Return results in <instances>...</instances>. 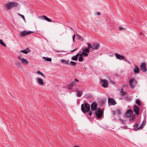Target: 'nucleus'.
<instances>
[{
	"mask_svg": "<svg viewBox=\"0 0 147 147\" xmlns=\"http://www.w3.org/2000/svg\"><path fill=\"white\" fill-rule=\"evenodd\" d=\"M97 14L98 15H100V13H99V12H97Z\"/></svg>",
	"mask_w": 147,
	"mask_h": 147,
	"instance_id": "8fccbe9b",
	"label": "nucleus"
},
{
	"mask_svg": "<svg viewBox=\"0 0 147 147\" xmlns=\"http://www.w3.org/2000/svg\"><path fill=\"white\" fill-rule=\"evenodd\" d=\"M92 112L91 111H90L88 113L89 115L90 116H91L92 115Z\"/></svg>",
	"mask_w": 147,
	"mask_h": 147,
	"instance_id": "58836bf2",
	"label": "nucleus"
},
{
	"mask_svg": "<svg viewBox=\"0 0 147 147\" xmlns=\"http://www.w3.org/2000/svg\"><path fill=\"white\" fill-rule=\"evenodd\" d=\"M133 111L131 110L130 109L128 110L125 113L126 117H130Z\"/></svg>",
	"mask_w": 147,
	"mask_h": 147,
	"instance_id": "9b49d317",
	"label": "nucleus"
},
{
	"mask_svg": "<svg viewBox=\"0 0 147 147\" xmlns=\"http://www.w3.org/2000/svg\"><path fill=\"white\" fill-rule=\"evenodd\" d=\"M136 102L138 106H140L141 102L139 99H137L136 101Z\"/></svg>",
	"mask_w": 147,
	"mask_h": 147,
	"instance_id": "cd10ccee",
	"label": "nucleus"
},
{
	"mask_svg": "<svg viewBox=\"0 0 147 147\" xmlns=\"http://www.w3.org/2000/svg\"><path fill=\"white\" fill-rule=\"evenodd\" d=\"M79 55H80V57H82V56H83V53L82 52V53L81 54H79Z\"/></svg>",
	"mask_w": 147,
	"mask_h": 147,
	"instance_id": "79ce46f5",
	"label": "nucleus"
},
{
	"mask_svg": "<svg viewBox=\"0 0 147 147\" xmlns=\"http://www.w3.org/2000/svg\"><path fill=\"white\" fill-rule=\"evenodd\" d=\"M18 15H19V16H21H21H22V15H21V14H20V13H18Z\"/></svg>",
	"mask_w": 147,
	"mask_h": 147,
	"instance_id": "de8ad7c7",
	"label": "nucleus"
},
{
	"mask_svg": "<svg viewBox=\"0 0 147 147\" xmlns=\"http://www.w3.org/2000/svg\"><path fill=\"white\" fill-rule=\"evenodd\" d=\"M15 64V65L17 66H19L20 65V63L18 62H17Z\"/></svg>",
	"mask_w": 147,
	"mask_h": 147,
	"instance_id": "4c0bfd02",
	"label": "nucleus"
},
{
	"mask_svg": "<svg viewBox=\"0 0 147 147\" xmlns=\"http://www.w3.org/2000/svg\"><path fill=\"white\" fill-rule=\"evenodd\" d=\"M61 61L63 63H64L66 65H69V63H68V62L69 61V60L67 61H65V60L64 59H62L61 60Z\"/></svg>",
	"mask_w": 147,
	"mask_h": 147,
	"instance_id": "5701e85b",
	"label": "nucleus"
},
{
	"mask_svg": "<svg viewBox=\"0 0 147 147\" xmlns=\"http://www.w3.org/2000/svg\"><path fill=\"white\" fill-rule=\"evenodd\" d=\"M75 84V83L74 82H72L71 84H70V86H72L74 85Z\"/></svg>",
	"mask_w": 147,
	"mask_h": 147,
	"instance_id": "e433bc0d",
	"label": "nucleus"
},
{
	"mask_svg": "<svg viewBox=\"0 0 147 147\" xmlns=\"http://www.w3.org/2000/svg\"><path fill=\"white\" fill-rule=\"evenodd\" d=\"M21 57L22 56L20 55L18 56V58L19 60H21V62L22 64L24 65L28 64L29 63L28 61L26 59L21 58Z\"/></svg>",
	"mask_w": 147,
	"mask_h": 147,
	"instance_id": "20e7f679",
	"label": "nucleus"
},
{
	"mask_svg": "<svg viewBox=\"0 0 147 147\" xmlns=\"http://www.w3.org/2000/svg\"><path fill=\"white\" fill-rule=\"evenodd\" d=\"M43 59H45V61H48L51 62V61L52 59L51 58H47L45 57H43Z\"/></svg>",
	"mask_w": 147,
	"mask_h": 147,
	"instance_id": "a878e982",
	"label": "nucleus"
},
{
	"mask_svg": "<svg viewBox=\"0 0 147 147\" xmlns=\"http://www.w3.org/2000/svg\"><path fill=\"white\" fill-rule=\"evenodd\" d=\"M73 147H80V146H74Z\"/></svg>",
	"mask_w": 147,
	"mask_h": 147,
	"instance_id": "09e8293b",
	"label": "nucleus"
},
{
	"mask_svg": "<svg viewBox=\"0 0 147 147\" xmlns=\"http://www.w3.org/2000/svg\"><path fill=\"white\" fill-rule=\"evenodd\" d=\"M36 80L38 83L41 85H43L44 84V82L40 78H38L36 79Z\"/></svg>",
	"mask_w": 147,
	"mask_h": 147,
	"instance_id": "4468645a",
	"label": "nucleus"
},
{
	"mask_svg": "<svg viewBox=\"0 0 147 147\" xmlns=\"http://www.w3.org/2000/svg\"><path fill=\"white\" fill-rule=\"evenodd\" d=\"M33 33V32L31 31H28V32L26 31H23L20 32V34L22 37L26 36L30 34L31 33Z\"/></svg>",
	"mask_w": 147,
	"mask_h": 147,
	"instance_id": "423d86ee",
	"label": "nucleus"
},
{
	"mask_svg": "<svg viewBox=\"0 0 147 147\" xmlns=\"http://www.w3.org/2000/svg\"><path fill=\"white\" fill-rule=\"evenodd\" d=\"M115 56L117 59L120 60H123L124 58V57L123 56L118 54H115Z\"/></svg>",
	"mask_w": 147,
	"mask_h": 147,
	"instance_id": "2eb2a0df",
	"label": "nucleus"
},
{
	"mask_svg": "<svg viewBox=\"0 0 147 147\" xmlns=\"http://www.w3.org/2000/svg\"><path fill=\"white\" fill-rule=\"evenodd\" d=\"M95 113L97 117L98 118H100L102 117L103 112L101 110L98 109L96 111Z\"/></svg>",
	"mask_w": 147,
	"mask_h": 147,
	"instance_id": "6e6552de",
	"label": "nucleus"
},
{
	"mask_svg": "<svg viewBox=\"0 0 147 147\" xmlns=\"http://www.w3.org/2000/svg\"><path fill=\"white\" fill-rule=\"evenodd\" d=\"M76 92L77 93V96L78 97H80L82 94V92L81 90H77Z\"/></svg>",
	"mask_w": 147,
	"mask_h": 147,
	"instance_id": "6ab92c4d",
	"label": "nucleus"
},
{
	"mask_svg": "<svg viewBox=\"0 0 147 147\" xmlns=\"http://www.w3.org/2000/svg\"><path fill=\"white\" fill-rule=\"evenodd\" d=\"M90 110V105L88 103H85L81 105V110L84 113L88 112Z\"/></svg>",
	"mask_w": 147,
	"mask_h": 147,
	"instance_id": "f03ea898",
	"label": "nucleus"
},
{
	"mask_svg": "<svg viewBox=\"0 0 147 147\" xmlns=\"http://www.w3.org/2000/svg\"><path fill=\"white\" fill-rule=\"evenodd\" d=\"M134 71L136 74L138 73L140 71L139 68L137 66H135L134 69Z\"/></svg>",
	"mask_w": 147,
	"mask_h": 147,
	"instance_id": "a211bd4d",
	"label": "nucleus"
},
{
	"mask_svg": "<svg viewBox=\"0 0 147 147\" xmlns=\"http://www.w3.org/2000/svg\"><path fill=\"white\" fill-rule=\"evenodd\" d=\"M121 122L123 124H124L125 123V122L123 120H121Z\"/></svg>",
	"mask_w": 147,
	"mask_h": 147,
	"instance_id": "37998d69",
	"label": "nucleus"
},
{
	"mask_svg": "<svg viewBox=\"0 0 147 147\" xmlns=\"http://www.w3.org/2000/svg\"><path fill=\"white\" fill-rule=\"evenodd\" d=\"M70 63L71 66H75L76 65V63L73 61H70Z\"/></svg>",
	"mask_w": 147,
	"mask_h": 147,
	"instance_id": "c85d7f7f",
	"label": "nucleus"
},
{
	"mask_svg": "<svg viewBox=\"0 0 147 147\" xmlns=\"http://www.w3.org/2000/svg\"><path fill=\"white\" fill-rule=\"evenodd\" d=\"M42 17H43V18L46 20V21H47L48 22H53V21H52V20L51 19H50L49 18H48L47 16H42Z\"/></svg>",
	"mask_w": 147,
	"mask_h": 147,
	"instance_id": "aec40b11",
	"label": "nucleus"
},
{
	"mask_svg": "<svg viewBox=\"0 0 147 147\" xmlns=\"http://www.w3.org/2000/svg\"><path fill=\"white\" fill-rule=\"evenodd\" d=\"M134 112L138 115L139 114V109L136 105H135L133 106Z\"/></svg>",
	"mask_w": 147,
	"mask_h": 147,
	"instance_id": "9d476101",
	"label": "nucleus"
},
{
	"mask_svg": "<svg viewBox=\"0 0 147 147\" xmlns=\"http://www.w3.org/2000/svg\"><path fill=\"white\" fill-rule=\"evenodd\" d=\"M30 52V50L29 48H27L26 49L24 50H21L20 52L23 53L27 54Z\"/></svg>",
	"mask_w": 147,
	"mask_h": 147,
	"instance_id": "dca6fc26",
	"label": "nucleus"
},
{
	"mask_svg": "<svg viewBox=\"0 0 147 147\" xmlns=\"http://www.w3.org/2000/svg\"><path fill=\"white\" fill-rule=\"evenodd\" d=\"M119 30H125V28L123 27H119Z\"/></svg>",
	"mask_w": 147,
	"mask_h": 147,
	"instance_id": "72a5a7b5",
	"label": "nucleus"
},
{
	"mask_svg": "<svg viewBox=\"0 0 147 147\" xmlns=\"http://www.w3.org/2000/svg\"><path fill=\"white\" fill-rule=\"evenodd\" d=\"M75 36H76V35L75 34H74V35H73L72 36V39H73V42H74V39H75Z\"/></svg>",
	"mask_w": 147,
	"mask_h": 147,
	"instance_id": "c9c22d12",
	"label": "nucleus"
},
{
	"mask_svg": "<svg viewBox=\"0 0 147 147\" xmlns=\"http://www.w3.org/2000/svg\"><path fill=\"white\" fill-rule=\"evenodd\" d=\"M89 51L88 49H85L82 51L83 55L85 57H87L88 55V53Z\"/></svg>",
	"mask_w": 147,
	"mask_h": 147,
	"instance_id": "f8f14e48",
	"label": "nucleus"
},
{
	"mask_svg": "<svg viewBox=\"0 0 147 147\" xmlns=\"http://www.w3.org/2000/svg\"><path fill=\"white\" fill-rule=\"evenodd\" d=\"M18 5V3L15 2H8L5 6V8L9 10L12 7H16Z\"/></svg>",
	"mask_w": 147,
	"mask_h": 147,
	"instance_id": "f257e3e1",
	"label": "nucleus"
},
{
	"mask_svg": "<svg viewBox=\"0 0 147 147\" xmlns=\"http://www.w3.org/2000/svg\"><path fill=\"white\" fill-rule=\"evenodd\" d=\"M18 15H19V16H21H21H22V15H21V14H20V13H18Z\"/></svg>",
	"mask_w": 147,
	"mask_h": 147,
	"instance_id": "49530a36",
	"label": "nucleus"
},
{
	"mask_svg": "<svg viewBox=\"0 0 147 147\" xmlns=\"http://www.w3.org/2000/svg\"><path fill=\"white\" fill-rule=\"evenodd\" d=\"M21 17L22 18H23L24 20H25V18L24 17V16H23V15H22L21 16Z\"/></svg>",
	"mask_w": 147,
	"mask_h": 147,
	"instance_id": "ea45409f",
	"label": "nucleus"
},
{
	"mask_svg": "<svg viewBox=\"0 0 147 147\" xmlns=\"http://www.w3.org/2000/svg\"><path fill=\"white\" fill-rule=\"evenodd\" d=\"M83 60V58L82 57H80L79 58V61L81 62Z\"/></svg>",
	"mask_w": 147,
	"mask_h": 147,
	"instance_id": "473e14b6",
	"label": "nucleus"
},
{
	"mask_svg": "<svg viewBox=\"0 0 147 147\" xmlns=\"http://www.w3.org/2000/svg\"><path fill=\"white\" fill-rule=\"evenodd\" d=\"M108 103L109 105H115L116 104V103L115 100L113 98H108Z\"/></svg>",
	"mask_w": 147,
	"mask_h": 147,
	"instance_id": "1a4fd4ad",
	"label": "nucleus"
},
{
	"mask_svg": "<svg viewBox=\"0 0 147 147\" xmlns=\"http://www.w3.org/2000/svg\"><path fill=\"white\" fill-rule=\"evenodd\" d=\"M36 73L38 74H39V75H41L42 77H44V78H46V77L44 75V74L42 73L39 70L38 71L36 72Z\"/></svg>",
	"mask_w": 147,
	"mask_h": 147,
	"instance_id": "b1692460",
	"label": "nucleus"
},
{
	"mask_svg": "<svg viewBox=\"0 0 147 147\" xmlns=\"http://www.w3.org/2000/svg\"><path fill=\"white\" fill-rule=\"evenodd\" d=\"M146 64L145 63H141L140 65L141 69L144 72H146L147 71V69L146 67Z\"/></svg>",
	"mask_w": 147,
	"mask_h": 147,
	"instance_id": "0eeeda50",
	"label": "nucleus"
},
{
	"mask_svg": "<svg viewBox=\"0 0 147 147\" xmlns=\"http://www.w3.org/2000/svg\"><path fill=\"white\" fill-rule=\"evenodd\" d=\"M87 45H88V48L87 49H88L89 51L90 49L92 47V45L90 43H88Z\"/></svg>",
	"mask_w": 147,
	"mask_h": 147,
	"instance_id": "c756f323",
	"label": "nucleus"
},
{
	"mask_svg": "<svg viewBox=\"0 0 147 147\" xmlns=\"http://www.w3.org/2000/svg\"><path fill=\"white\" fill-rule=\"evenodd\" d=\"M0 44L3 46L6 47V46L5 44L3 42L2 40H0Z\"/></svg>",
	"mask_w": 147,
	"mask_h": 147,
	"instance_id": "7c9ffc66",
	"label": "nucleus"
},
{
	"mask_svg": "<svg viewBox=\"0 0 147 147\" xmlns=\"http://www.w3.org/2000/svg\"><path fill=\"white\" fill-rule=\"evenodd\" d=\"M134 129L136 130L140 129L139 127L138 124L137 123H136L134 126Z\"/></svg>",
	"mask_w": 147,
	"mask_h": 147,
	"instance_id": "393cba45",
	"label": "nucleus"
},
{
	"mask_svg": "<svg viewBox=\"0 0 147 147\" xmlns=\"http://www.w3.org/2000/svg\"><path fill=\"white\" fill-rule=\"evenodd\" d=\"M99 47V43H94L93 45V49H98Z\"/></svg>",
	"mask_w": 147,
	"mask_h": 147,
	"instance_id": "f3484780",
	"label": "nucleus"
},
{
	"mask_svg": "<svg viewBox=\"0 0 147 147\" xmlns=\"http://www.w3.org/2000/svg\"><path fill=\"white\" fill-rule=\"evenodd\" d=\"M120 94L122 96H124L125 94H127V93L126 92L123 91V88H121V90L120 91Z\"/></svg>",
	"mask_w": 147,
	"mask_h": 147,
	"instance_id": "4be33fe9",
	"label": "nucleus"
},
{
	"mask_svg": "<svg viewBox=\"0 0 147 147\" xmlns=\"http://www.w3.org/2000/svg\"><path fill=\"white\" fill-rule=\"evenodd\" d=\"M76 49H75L74 50H73L72 51H71V52H73L74 51H75L76 50Z\"/></svg>",
	"mask_w": 147,
	"mask_h": 147,
	"instance_id": "a18cd8bd",
	"label": "nucleus"
},
{
	"mask_svg": "<svg viewBox=\"0 0 147 147\" xmlns=\"http://www.w3.org/2000/svg\"><path fill=\"white\" fill-rule=\"evenodd\" d=\"M100 81L101 82L103 83L102 86L104 88H107L108 87V82L107 80L105 79H101Z\"/></svg>",
	"mask_w": 147,
	"mask_h": 147,
	"instance_id": "39448f33",
	"label": "nucleus"
},
{
	"mask_svg": "<svg viewBox=\"0 0 147 147\" xmlns=\"http://www.w3.org/2000/svg\"><path fill=\"white\" fill-rule=\"evenodd\" d=\"M145 124H144L143 123H142L141 125L139 126V127L140 128V129H142L143 127H144V125Z\"/></svg>",
	"mask_w": 147,
	"mask_h": 147,
	"instance_id": "2f4dec72",
	"label": "nucleus"
},
{
	"mask_svg": "<svg viewBox=\"0 0 147 147\" xmlns=\"http://www.w3.org/2000/svg\"><path fill=\"white\" fill-rule=\"evenodd\" d=\"M74 81L76 82H79V80L77 79H74Z\"/></svg>",
	"mask_w": 147,
	"mask_h": 147,
	"instance_id": "a19ab883",
	"label": "nucleus"
},
{
	"mask_svg": "<svg viewBox=\"0 0 147 147\" xmlns=\"http://www.w3.org/2000/svg\"><path fill=\"white\" fill-rule=\"evenodd\" d=\"M97 105L96 102H93L91 105V108L93 111H95L96 109Z\"/></svg>",
	"mask_w": 147,
	"mask_h": 147,
	"instance_id": "ddd939ff",
	"label": "nucleus"
},
{
	"mask_svg": "<svg viewBox=\"0 0 147 147\" xmlns=\"http://www.w3.org/2000/svg\"><path fill=\"white\" fill-rule=\"evenodd\" d=\"M135 116L134 115H133L131 116L130 118L129 121H133L135 119Z\"/></svg>",
	"mask_w": 147,
	"mask_h": 147,
	"instance_id": "bb28decb",
	"label": "nucleus"
},
{
	"mask_svg": "<svg viewBox=\"0 0 147 147\" xmlns=\"http://www.w3.org/2000/svg\"><path fill=\"white\" fill-rule=\"evenodd\" d=\"M79 56V54H78L72 57L71 58V59L74 61H76L78 59Z\"/></svg>",
	"mask_w": 147,
	"mask_h": 147,
	"instance_id": "412c9836",
	"label": "nucleus"
},
{
	"mask_svg": "<svg viewBox=\"0 0 147 147\" xmlns=\"http://www.w3.org/2000/svg\"><path fill=\"white\" fill-rule=\"evenodd\" d=\"M139 35L141 36L142 35V32H140L139 33Z\"/></svg>",
	"mask_w": 147,
	"mask_h": 147,
	"instance_id": "c03bdc74",
	"label": "nucleus"
},
{
	"mask_svg": "<svg viewBox=\"0 0 147 147\" xmlns=\"http://www.w3.org/2000/svg\"><path fill=\"white\" fill-rule=\"evenodd\" d=\"M77 36L78 37V38L79 39H80L82 38V37L80 36V35H79V34H77Z\"/></svg>",
	"mask_w": 147,
	"mask_h": 147,
	"instance_id": "f704fd0d",
	"label": "nucleus"
},
{
	"mask_svg": "<svg viewBox=\"0 0 147 147\" xmlns=\"http://www.w3.org/2000/svg\"><path fill=\"white\" fill-rule=\"evenodd\" d=\"M137 82L136 80L134 78L130 79L129 81V84L131 88L133 89L136 86Z\"/></svg>",
	"mask_w": 147,
	"mask_h": 147,
	"instance_id": "7ed1b4c3",
	"label": "nucleus"
}]
</instances>
